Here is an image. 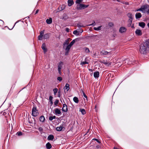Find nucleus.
Instances as JSON below:
<instances>
[{
    "mask_svg": "<svg viewBox=\"0 0 149 149\" xmlns=\"http://www.w3.org/2000/svg\"><path fill=\"white\" fill-rule=\"evenodd\" d=\"M57 79L59 81H62V77H57Z\"/></svg>",
    "mask_w": 149,
    "mask_h": 149,
    "instance_id": "nucleus-44",
    "label": "nucleus"
},
{
    "mask_svg": "<svg viewBox=\"0 0 149 149\" xmlns=\"http://www.w3.org/2000/svg\"><path fill=\"white\" fill-rule=\"evenodd\" d=\"M127 17L129 18V20L133 19L132 15L131 13H128L127 14Z\"/></svg>",
    "mask_w": 149,
    "mask_h": 149,
    "instance_id": "nucleus-19",
    "label": "nucleus"
},
{
    "mask_svg": "<svg viewBox=\"0 0 149 149\" xmlns=\"http://www.w3.org/2000/svg\"><path fill=\"white\" fill-rule=\"evenodd\" d=\"M88 62H86V61H81V63L80 65H84L85 64H88Z\"/></svg>",
    "mask_w": 149,
    "mask_h": 149,
    "instance_id": "nucleus-33",
    "label": "nucleus"
},
{
    "mask_svg": "<svg viewBox=\"0 0 149 149\" xmlns=\"http://www.w3.org/2000/svg\"><path fill=\"white\" fill-rule=\"evenodd\" d=\"M41 48L43 50L44 54H45L47 51V49L46 48V46L45 43H43L42 44Z\"/></svg>",
    "mask_w": 149,
    "mask_h": 149,
    "instance_id": "nucleus-7",
    "label": "nucleus"
},
{
    "mask_svg": "<svg viewBox=\"0 0 149 149\" xmlns=\"http://www.w3.org/2000/svg\"><path fill=\"white\" fill-rule=\"evenodd\" d=\"M131 27H132V28H134V24H133L132 25V26H131Z\"/></svg>",
    "mask_w": 149,
    "mask_h": 149,
    "instance_id": "nucleus-62",
    "label": "nucleus"
},
{
    "mask_svg": "<svg viewBox=\"0 0 149 149\" xmlns=\"http://www.w3.org/2000/svg\"><path fill=\"white\" fill-rule=\"evenodd\" d=\"M68 40L67 39L66 40H65V42L63 43V48H65V46L66 45H68V44H69V42H68Z\"/></svg>",
    "mask_w": 149,
    "mask_h": 149,
    "instance_id": "nucleus-23",
    "label": "nucleus"
},
{
    "mask_svg": "<svg viewBox=\"0 0 149 149\" xmlns=\"http://www.w3.org/2000/svg\"><path fill=\"white\" fill-rule=\"evenodd\" d=\"M65 31L67 32H69V31H70V29L69 28H66V29H65Z\"/></svg>",
    "mask_w": 149,
    "mask_h": 149,
    "instance_id": "nucleus-51",
    "label": "nucleus"
},
{
    "mask_svg": "<svg viewBox=\"0 0 149 149\" xmlns=\"http://www.w3.org/2000/svg\"><path fill=\"white\" fill-rule=\"evenodd\" d=\"M53 119V118L52 117V116H50L49 117V120L50 121H52Z\"/></svg>",
    "mask_w": 149,
    "mask_h": 149,
    "instance_id": "nucleus-52",
    "label": "nucleus"
},
{
    "mask_svg": "<svg viewBox=\"0 0 149 149\" xmlns=\"http://www.w3.org/2000/svg\"><path fill=\"white\" fill-rule=\"evenodd\" d=\"M139 25L142 28H143L145 26V24L144 22H139Z\"/></svg>",
    "mask_w": 149,
    "mask_h": 149,
    "instance_id": "nucleus-15",
    "label": "nucleus"
},
{
    "mask_svg": "<svg viewBox=\"0 0 149 149\" xmlns=\"http://www.w3.org/2000/svg\"><path fill=\"white\" fill-rule=\"evenodd\" d=\"M49 37V33H46L45 34L43 37L44 39H47Z\"/></svg>",
    "mask_w": 149,
    "mask_h": 149,
    "instance_id": "nucleus-26",
    "label": "nucleus"
},
{
    "mask_svg": "<svg viewBox=\"0 0 149 149\" xmlns=\"http://www.w3.org/2000/svg\"><path fill=\"white\" fill-rule=\"evenodd\" d=\"M70 89L69 85L68 83L66 84L65 86L64 87V90H66L67 91H68Z\"/></svg>",
    "mask_w": 149,
    "mask_h": 149,
    "instance_id": "nucleus-14",
    "label": "nucleus"
},
{
    "mask_svg": "<svg viewBox=\"0 0 149 149\" xmlns=\"http://www.w3.org/2000/svg\"><path fill=\"white\" fill-rule=\"evenodd\" d=\"M80 111L83 115H84L86 113V111L84 109H80Z\"/></svg>",
    "mask_w": 149,
    "mask_h": 149,
    "instance_id": "nucleus-29",
    "label": "nucleus"
},
{
    "mask_svg": "<svg viewBox=\"0 0 149 149\" xmlns=\"http://www.w3.org/2000/svg\"><path fill=\"white\" fill-rule=\"evenodd\" d=\"M39 131L40 132L42 131L43 130V129L41 127H39L38 129Z\"/></svg>",
    "mask_w": 149,
    "mask_h": 149,
    "instance_id": "nucleus-47",
    "label": "nucleus"
},
{
    "mask_svg": "<svg viewBox=\"0 0 149 149\" xmlns=\"http://www.w3.org/2000/svg\"><path fill=\"white\" fill-rule=\"evenodd\" d=\"M101 26H99L97 27H94L93 29L95 30L98 31L100 29Z\"/></svg>",
    "mask_w": 149,
    "mask_h": 149,
    "instance_id": "nucleus-35",
    "label": "nucleus"
},
{
    "mask_svg": "<svg viewBox=\"0 0 149 149\" xmlns=\"http://www.w3.org/2000/svg\"><path fill=\"white\" fill-rule=\"evenodd\" d=\"M54 139V136L52 134L49 135L47 137V139L48 140H52Z\"/></svg>",
    "mask_w": 149,
    "mask_h": 149,
    "instance_id": "nucleus-21",
    "label": "nucleus"
},
{
    "mask_svg": "<svg viewBox=\"0 0 149 149\" xmlns=\"http://www.w3.org/2000/svg\"><path fill=\"white\" fill-rule=\"evenodd\" d=\"M53 98V97L52 96H50L49 97V101H53L52 100Z\"/></svg>",
    "mask_w": 149,
    "mask_h": 149,
    "instance_id": "nucleus-49",
    "label": "nucleus"
},
{
    "mask_svg": "<svg viewBox=\"0 0 149 149\" xmlns=\"http://www.w3.org/2000/svg\"><path fill=\"white\" fill-rule=\"evenodd\" d=\"M102 63L104 64H105L106 65H107V66H109L111 65V64L110 63H109V62H108L107 61H105L104 60L102 62Z\"/></svg>",
    "mask_w": 149,
    "mask_h": 149,
    "instance_id": "nucleus-24",
    "label": "nucleus"
},
{
    "mask_svg": "<svg viewBox=\"0 0 149 149\" xmlns=\"http://www.w3.org/2000/svg\"><path fill=\"white\" fill-rule=\"evenodd\" d=\"M117 1H118V2H120L118 0H116Z\"/></svg>",
    "mask_w": 149,
    "mask_h": 149,
    "instance_id": "nucleus-64",
    "label": "nucleus"
},
{
    "mask_svg": "<svg viewBox=\"0 0 149 149\" xmlns=\"http://www.w3.org/2000/svg\"><path fill=\"white\" fill-rule=\"evenodd\" d=\"M141 16L142 15L140 13H136L135 14V17L136 19H140Z\"/></svg>",
    "mask_w": 149,
    "mask_h": 149,
    "instance_id": "nucleus-13",
    "label": "nucleus"
},
{
    "mask_svg": "<svg viewBox=\"0 0 149 149\" xmlns=\"http://www.w3.org/2000/svg\"><path fill=\"white\" fill-rule=\"evenodd\" d=\"M109 25L110 26H113V24L112 22H110L109 24Z\"/></svg>",
    "mask_w": 149,
    "mask_h": 149,
    "instance_id": "nucleus-50",
    "label": "nucleus"
},
{
    "mask_svg": "<svg viewBox=\"0 0 149 149\" xmlns=\"http://www.w3.org/2000/svg\"><path fill=\"white\" fill-rule=\"evenodd\" d=\"M39 120L40 122H43L45 120V119L44 117L42 116L40 117Z\"/></svg>",
    "mask_w": 149,
    "mask_h": 149,
    "instance_id": "nucleus-25",
    "label": "nucleus"
},
{
    "mask_svg": "<svg viewBox=\"0 0 149 149\" xmlns=\"http://www.w3.org/2000/svg\"><path fill=\"white\" fill-rule=\"evenodd\" d=\"M148 7V5H144L143 7H141L140 8L137 9L135 10L136 11H141L143 12H144V11L146 10V9H147Z\"/></svg>",
    "mask_w": 149,
    "mask_h": 149,
    "instance_id": "nucleus-5",
    "label": "nucleus"
},
{
    "mask_svg": "<svg viewBox=\"0 0 149 149\" xmlns=\"http://www.w3.org/2000/svg\"><path fill=\"white\" fill-rule=\"evenodd\" d=\"M85 51L86 52L88 53L90 52L89 49L88 48H85Z\"/></svg>",
    "mask_w": 149,
    "mask_h": 149,
    "instance_id": "nucleus-37",
    "label": "nucleus"
},
{
    "mask_svg": "<svg viewBox=\"0 0 149 149\" xmlns=\"http://www.w3.org/2000/svg\"><path fill=\"white\" fill-rule=\"evenodd\" d=\"M79 32H78L77 30H75L73 32V33L75 35H77L78 34H77Z\"/></svg>",
    "mask_w": 149,
    "mask_h": 149,
    "instance_id": "nucleus-42",
    "label": "nucleus"
},
{
    "mask_svg": "<svg viewBox=\"0 0 149 149\" xmlns=\"http://www.w3.org/2000/svg\"><path fill=\"white\" fill-rule=\"evenodd\" d=\"M94 77L95 78H98L99 77V72L98 71H96L93 74Z\"/></svg>",
    "mask_w": 149,
    "mask_h": 149,
    "instance_id": "nucleus-12",
    "label": "nucleus"
},
{
    "mask_svg": "<svg viewBox=\"0 0 149 149\" xmlns=\"http://www.w3.org/2000/svg\"><path fill=\"white\" fill-rule=\"evenodd\" d=\"M147 26H148V28H149V23H148L147 24Z\"/></svg>",
    "mask_w": 149,
    "mask_h": 149,
    "instance_id": "nucleus-60",
    "label": "nucleus"
},
{
    "mask_svg": "<svg viewBox=\"0 0 149 149\" xmlns=\"http://www.w3.org/2000/svg\"><path fill=\"white\" fill-rule=\"evenodd\" d=\"M39 114L38 112V110L37 109L36 107L35 106H34L32 110V115L34 117L37 116Z\"/></svg>",
    "mask_w": 149,
    "mask_h": 149,
    "instance_id": "nucleus-2",
    "label": "nucleus"
},
{
    "mask_svg": "<svg viewBox=\"0 0 149 149\" xmlns=\"http://www.w3.org/2000/svg\"><path fill=\"white\" fill-rule=\"evenodd\" d=\"M93 23L92 24H88V26H95V22L94 21H93Z\"/></svg>",
    "mask_w": 149,
    "mask_h": 149,
    "instance_id": "nucleus-39",
    "label": "nucleus"
},
{
    "mask_svg": "<svg viewBox=\"0 0 149 149\" xmlns=\"http://www.w3.org/2000/svg\"><path fill=\"white\" fill-rule=\"evenodd\" d=\"M46 146L47 149H50L52 147L51 144L49 142H48L46 144Z\"/></svg>",
    "mask_w": 149,
    "mask_h": 149,
    "instance_id": "nucleus-16",
    "label": "nucleus"
},
{
    "mask_svg": "<svg viewBox=\"0 0 149 149\" xmlns=\"http://www.w3.org/2000/svg\"><path fill=\"white\" fill-rule=\"evenodd\" d=\"M39 11V10L38 9L36 11V12H35V14H37L38 12Z\"/></svg>",
    "mask_w": 149,
    "mask_h": 149,
    "instance_id": "nucleus-55",
    "label": "nucleus"
},
{
    "mask_svg": "<svg viewBox=\"0 0 149 149\" xmlns=\"http://www.w3.org/2000/svg\"><path fill=\"white\" fill-rule=\"evenodd\" d=\"M136 34L138 36H141L142 35L141 31L139 29H137L135 31Z\"/></svg>",
    "mask_w": 149,
    "mask_h": 149,
    "instance_id": "nucleus-8",
    "label": "nucleus"
},
{
    "mask_svg": "<svg viewBox=\"0 0 149 149\" xmlns=\"http://www.w3.org/2000/svg\"><path fill=\"white\" fill-rule=\"evenodd\" d=\"M133 20H128V24H127V26L129 27H130L131 25L132 21Z\"/></svg>",
    "mask_w": 149,
    "mask_h": 149,
    "instance_id": "nucleus-27",
    "label": "nucleus"
},
{
    "mask_svg": "<svg viewBox=\"0 0 149 149\" xmlns=\"http://www.w3.org/2000/svg\"><path fill=\"white\" fill-rule=\"evenodd\" d=\"M82 0H76V3H77L80 4L79 3L82 2Z\"/></svg>",
    "mask_w": 149,
    "mask_h": 149,
    "instance_id": "nucleus-46",
    "label": "nucleus"
},
{
    "mask_svg": "<svg viewBox=\"0 0 149 149\" xmlns=\"http://www.w3.org/2000/svg\"><path fill=\"white\" fill-rule=\"evenodd\" d=\"M77 26L79 28H80L82 27H84V26L83 25H81V23H78L77 24Z\"/></svg>",
    "mask_w": 149,
    "mask_h": 149,
    "instance_id": "nucleus-34",
    "label": "nucleus"
},
{
    "mask_svg": "<svg viewBox=\"0 0 149 149\" xmlns=\"http://www.w3.org/2000/svg\"><path fill=\"white\" fill-rule=\"evenodd\" d=\"M71 46H70L69 45H67V47L65 48V55L66 56L68 55V53L70 52V50L71 47Z\"/></svg>",
    "mask_w": 149,
    "mask_h": 149,
    "instance_id": "nucleus-6",
    "label": "nucleus"
},
{
    "mask_svg": "<svg viewBox=\"0 0 149 149\" xmlns=\"http://www.w3.org/2000/svg\"><path fill=\"white\" fill-rule=\"evenodd\" d=\"M61 113V110L59 109L56 108L55 110V114L57 115L58 114H60Z\"/></svg>",
    "mask_w": 149,
    "mask_h": 149,
    "instance_id": "nucleus-11",
    "label": "nucleus"
},
{
    "mask_svg": "<svg viewBox=\"0 0 149 149\" xmlns=\"http://www.w3.org/2000/svg\"><path fill=\"white\" fill-rule=\"evenodd\" d=\"M62 111L64 112H66L68 111L67 106L65 104H63Z\"/></svg>",
    "mask_w": 149,
    "mask_h": 149,
    "instance_id": "nucleus-9",
    "label": "nucleus"
},
{
    "mask_svg": "<svg viewBox=\"0 0 149 149\" xmlns=\"http://www.w3.org/2000/svg\"><path fill=\"white\" fill-rule=\"evenodd\" d=\"M6 114V113L5 112H4L3 113V115H5Z\"/></svg>",
    "mask_w": 149,
    "mask_h": 149,
    "instance_id": "nucleus-56",
    "label": "nucleus"
},
{
    "mask_svg": "<svg viewBox=\"0 0 149 149\" xmlns=\"http://www.w3.org/2000/svg\"><path fill=\"white\" fill-rule=\"evenodd\" d=\"M58 94H59L58 95V97H60V92H59V91L58 92Z\"/></svg>",
    "mask_w": 149,
    "mask_h": 149,
    "instance_id": "nucleus-57",
    "label": "nucleus"
},
{
    "mask_svg": "<svg viewBox=\"0 0 149 149\" xmlns=\"http://www.w3.org/2000/svg\"><path fill=\"white\" fill-rule=\"evenodd\" d=\"M59 102V100H58L56 99L55 101V102H54V105L56 106H57V105L58 104Z\"/></svg>",
    "mask_w": 149,
    "mask_h": 149,
    "instance_id": "nucleus-31",
    "label": "nucleus"
},
{
    "mask_svg": "<svg viewBox=\"0 0 149 149\" xmlns=\"http://www.w3.org/2000/svg\"><path fill=\"white\" fill-rule=\"evenodd\" d=\"M63 7H62L61 8V10H63L64 9L65 6L64 5H63Z\"/></svg>",
    "mask_w": 149,
    "mask_h": 149,
    "instance_id": "nucleus-54",
    "label": "nucleus"
},
{
    "mask_svg": "<svg viewBox=\"0 0 149 149\" xmlns=\"http://www.w3.org/2000/svg\"><path fill=\"white\" fill-rule=\"evenodd\" d=\"M49 102H50V104H51V106H52L53 104V101H49Z\"/></svg>",
    "mask_w": 149,
    "mask_h": 149,
    "instance_id": "nucleus-53",
    "label": "nucleus"
},
{
    "mask_svg": "<svg viewBox=\"0 0 149 149\" xmlns=\"http://www.w3.org/2000/svg\"><path fill=\"white\" fill-rule=\"evenodd\" d=\"M63 127V125H60L58 127H57L56 128V130L58 131H61L62 130Z\"/></svg>",
    "mask_w": 149,
    "mask_h": 149,
    "instance_id": "nucleus-20",
    "label": "nucleus"
},
{
    "mask_svg": "<svg viewBox=\"0 0 149 149\" xmlns=\"http://www.w3.org/2000/svg\"><path fill=\"white\" fill-rule=\"evenodd\" d=\"M44 31H45V30H43V31H41L40 32V35H41V36H43V35L44 33Z\"/></svg>",
    "mask_w": 149,
    "mask_h": 149,
    "instance_id": "nucleus-40",
    "label": "nucleus"
},
{
    "mask_svg": "<svg viewBox=\"0 0 149 149\" xmlns=\"http://www.w3.org/2000/svg\"><path fill=\"white\" fill-rule=\"evenodd\" d=\"M46 22L48 24H50L52 22V19L50 18L49 19H47L46 20Z\"/></svg>",
    "mask_w": 149,
    "mask_h": 149,
    "instance_id": "nucleus-18",
    "label": "nucleus"
},
{
    "mask_svg": "<svg viewBox=\"0 0 149 149\" xmlns=\"http://www.w3.org/2000/svg\"><path fill=\"white\" fill-rule=\"evenodd\" d=\"M53 91L54 92V95H55L58 91V89L57 88H55L53 89Z\"/></svg>",
    "mask_w": 149,
    "mask_h": 149,
    "instance_id": "nucleus-30",
    "label": "nucleus"
},
{
    "mask_svg": "<svg viewBox=\"0 0 149 149\" xmlns=\"http://www.w3.org/2000/svg\"><path fill=\"white\" fill-rule=\"evenodd\" d=\"M89 70L91 71V72H92L93 71V70H92V69H89Z\"/></svg>",
    "mask_w": 149,
    "mask_h": 149,
    "instance_id": "nucleus-63",
    "label": "nucleus"
},
{
    "mask_svg": "<svg viewBox=\"0 0 149 149\" xmlns=\"http://www.w3.org/2000/svg\"><path fill=\"white\" fill-rule=\"evenodd\" d=\"M101 53L102 55H105L108 54L109 52L107 51L103 50L101 52Z\"/></svg>",
    "mask_w": 149,
    "mask_h": 149,
    "instance_id": "nucleus-28",
    "label": "nucleus"
},
{
    "mask_svg": "<svg viewBox=\"0 0 149 149\" xmlns=\"http://www.w3.org/2000/svg\"><path fill=\"white\" fill-rule=\"evenodd\" d=\"M83 31V29H81V33H82Z\"/></svg>",
    "mask_w": 149,
    "mask_h": 149,
    "instance_id": "nucleus-61",
    "label": "nucleus"
},
{
    "mask_svg": "<svg viewBox=\"0 0 149 149\" xmlns=\"http://www.w3.org/2000/svg\"><path fill=\"white\" fill-rule=\"evenodd\" d=\"M148 50H149V39L146 40L145 42L141 45L139 51L141 54H145Z\"/></svg>",
    "mask_w": 149,
    "mask_h": 149,
    "instance_id": "nucleus-1",
    "label": "nucleus"
},
{
    "mask_svg": "<svg viewBox=\"0 0 149 149\" xmlns=\"http://www.w3.org/2000/svg\"><path fill=\"white\" fill-rule=\"evenodd\" d=\"M82 93H83V96L84 97H85V98L87 99V97L85 93V92L83 91H82Z\"/></svg>",
    "mask_w": 149,
    "mask_h": 149,
    "instance_id": "nucleus-38",
    "label": "nucleus"
},
{
    "mask_svg": "<svg viewBox=\"0 0 149 149\" xmlns=\"http://www.w3.org/2000/svg\"><path fill=\"white\" fill-rule=\"evenodd\" d=\"M92 140L96 141L98 143H100V141H99L98 140V139H93Z\"/></svg>",
    "mask_w": 149,
    "mask_h": 149,
    "instance_id": "nucleus-48",
    "label": "nucleus"
},
{
    "mask_svg": "<svg viewBox=\"0 0 149 149\" xmlns=\"http://www.w3.org/2000/svg\"><path fill=\"white\" fill-rule=\"evenodd\" d=\"M96 107H97V106H96V105L95 106V110L96 111H97V109L96 108Z\"/></svg>",
    "mask_w": 149,
    "mask_h": 149,
    "instance_id": "nucleus-59",
    "label": "nucleus"
},
{
    "mask_svg": "<svg viewBox=\"0 0 149 149\" xmlns=\"http://www.w3.org/2000/svg\"><path fill=\"white\" fill-rule=\"evenodd\" d=\"M63 63L61 61H60L58 63V73L60 74H61V70L63 68Z\"/></svg>",
    "mask_w": 149,
    "mask_h": 149,
    "instance_id": "nucleus-4",
    "label": "nucleus"
},
{
    "mask_svg": "<svg viewBox=\"0 0 149 149\" xmlns=\"http://www.w3.org/2000/svg\"><path fill=\"white\" fill-rule=\"evenodd\" d=\"M75 42V40H72L70 43V44L69 45L71 47L73 45L74 43Z\"/></svg>",
    "mask_w": 149,
    "mask_h": 149,
    "instance_id": "nucleus-32",
    "label": "nucleus"
},
{
    "mask_svg": "<svg viewBox=\"0 0 149 149\" xmlns=\"http://www.w3.org/2000/svg\"><path fill=\"white\" fill-rule=\"evenodd\" d=\"M52 117L53 118V119H55L56 118V116H52Z\"/></svg>",
    "mask_w": 149,
    "mask_h": 149,
    "instance_id": "nucleus-58",
    "label": "nucleus"
},
{
    "mask_svg": "<svg viewBox=\"0 0 149 149\" xmlns=\"http://www.w3.org/2000/svg\"><path fill=\"white\" fill-rule=\"evenodd\" d=\"M146 10H145L144 11V12L143 13H147V14L149 15V9H148L147 10H146Z\"/></svg>",
    "mask_w": 149,
    "mask_h": 149,
    "instance_id": "nucleus-45",
    "label": "nucleus"
},
{
    "mask_svg": "<svg viewBox=\"0 0 149 149\" xmlns=\"http://www.w3.org/2000/svg\"><path fill=\"white\" fill-rule=\"evenodd\" d=\"M88 6V5H85L82 3H80L77 5V10L84 9Z\"/></svg>",
    "mask_w": 149,
    "mask_h": 149,
    "instance_id": "nucleus-3",
    "label": "nucleus"
},
{
    "mask_svg": "<svg viewBox=\"0 0 149 149\" xmlns=\"http://www.w3.org/2000/svg\"><path fill=\"white\" fill-rule=\"evenodd\" d=\"M68 4L69 6H71L74 4V2L73 0H68Z\"/></svg>",
    "mask_w": 149,
    "mask_h": 149,
    "instance_id": "nucleus-17",
    "label": "nucleus"
},
{
    "mask_svg": "<svg viewBox=\"0 0 149 149\" xmlns=\"http://www.w3.org/2000/svg\"><path fill=\"white\" fill-rule=\"evenodd\" d=\"M43 36H41V35H39L38 37V39L39 40H42V38Z\"/></svg>",
    "mask_w": 149,
    "mask_h": 149,
    "instance_id": "nucleus-41",
    "label": "nucleus"
},
{
    "mask_svg": "<svg viewBox=\"0 0 149 149\" xmlns=\"http://www.w3.org/2000/svg\"><path fill=\"white\" fill-rule=\"evenodd\" d=\"M16 135L18 136H20L22 135V132H18L16 134Z\"/></svg>",
    "mask_w": 149,
    "mask_h": 149,
    "instance_id": "nucleus-36",
    "label": "nucleus"
},
{
    "mask_svg": "<svg viewBox=\"0 0 149 149\" xmlns=\"http://www.w3.org/2000/svg\"><path fill=\"white\" fill-rule=\"evenodd\" d=\"M4 22L1 20L0 19V26H1L4 24Z\"/></svg>",
    "mask_w": 149,
    "mask_h": 149,
    "instance_id": "nucleus-43",
    "label": "nucleus"
},
{
    "mask_svg": "<svg viewBox=\"0 0 149 149\" xmlns=\"http://www.w3.org/2000/svg\"><path fill=\"white\" fill-rule=\"evenodd\" d=\"M126 31V29L124 27H120L119 29V32L121 33H123L125 32Z\"/></svg>",
    "mask_w": 149,
    "mask_h": 149,
    "instance_id": "nucleus-10",
    "label": "nucleus"
},
{
    "mask_svg": "<svg viewBox=\"0 0 149 149\" xmlns=\"http://www.w3.org/2000/svg\"><path fill=\"white\" fill-rule=\"evenodd\" d=\"M73 100L76 103H78L79 102V99L76 97H73Z\"/></svg>",
    "mask_w": 149,
    "mask_h": 149,
    "instance_id": "nucleus-22",
    "label": "nucleus"
}]
</instances>
